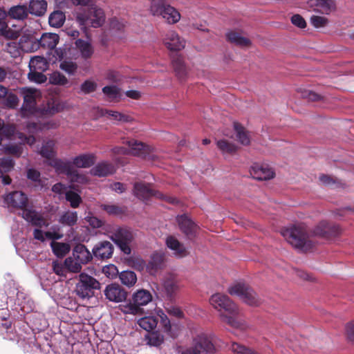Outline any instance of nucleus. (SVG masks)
<instances>
[{
    "mask_svg": "<svg viewBox=\"0 0 354 354\" xmlns=\"http://www.w3.org/2000/svg\"><path fill=\"white\" fill-rule=\"evenodd\" d=\"M338 227L329 224L326 221L319 222L308 234L306 226L304 223L293 225L281 230V234L284 239L294 248L306 251L311 248L313 241L311 237L327 238L335 235Z\"/></svg>",
    "mask_w": 354,
    "mask_h": 354,
    "instance_id": "obj_1",
    "label": "nucleus"
},
{
    "mask_svg": "<svg viewBox=\"0 0 354 354\" xmlns=\"http://www.w3.org/2000/svg\"><path fill=\"white\" fill-rule=\"evenodd\" d=\"M209 301L210 305L218 312L222 322L235 328L241 330L246 328L245 322L236 317L239 314L237 306L227 295L221 293L214 294L210 297Z\"/></svg>",
    "mask_w": 354,
    "mask_h": 354,
    "instance_id": "obj_2",
    "label": "nucleus"
},
{
    "mask_svg": "<svg viewBox=\"0 0 354 354\" xmlns=\"http://www.w3.org/2000/svg\"><path fill=\"white\" fill-rule=\"evenodd\" d=\"M153 300L151 292L146 289H138L131 296L129 303L120 305V308L124 314L138 315L142 313V307L146 306Z\"/></svg>",
    "mask_w": 354,
    "mask_h": 354,
    "instance_id": "obj_3",
    "label": "nucleus"
},
{
    "mask_svg": "<svg viewBox=\"0 0 354 354\" xmlns=\"http://www.w3.org/2000/svg\"><path fill=\"white\" fill-rule=\"evenodd\" d=\"M76 20L80 28L86 33L88 27H100L105 21L104 11L97 7H91L88 10H81L76 12Z\"/></svg>",
    "mask_w": 354,
    "mask_h": 354,
    "instance_id": "obj_4",
    "label": "nucleus"
},
{
    "mask_svg": "<svg viewBox=\"0 0 354 354\" xmlns=\"http://www.w3.org/2000/svg\"><path fill=\"white\" fill-rule=\"evenodd\" d=\"M20 94L24 98L20 111L21 117L39 116L41 109H37L36 101L41 97L40 91L33 88H22L20 89Z\"/></svg>",
    "mask_w": 354,
    "mask_h": 354,
    "instance_id": "obj_5",
    "label": "nucleus"
},
{
    "mask_svg": "<svg viewBox=\"0 0 354 354\" xmlns=\"http://www.w3.org/2000/svg\"><path fill=\"white\" fill-rule=\"evenodd\" d=\"M149 11L153 16H161L169 24H176L181 17L174 7L164 3L163 0H151Z\"/></svg>",
    "mask_w": 354,
    "mask_h": 354,
    "instance_id": "obj_6",
    "label": "nucleus"
},
{
    "mask_svg": "<svg viewBox=\"0 0 354 354\" xmlns=\"http://www.w3.org/2000/svg\"><path fill=\"white\" fill-rule=\"evenodd\" d=\"M100 288V282L94 277L81 273L75 286V292L82 299H88L94 295V291Z\"/></svg>",
    "mask_w": 354,
    "mask_h": 354,
    "instance_id": "obj_7",
    "label": "nucleus"
},
{
    "mask_svg": "<svg viewBox=\"0 0 354 354\" xmlns=\"http://www.w3.org/2000/svg\"><path fill=\"white\" fill-rule=\"evenodd\" d=\"M231 295L239 297L244 302L250 306H257L259 301L256 293L246 284L243 283H236L228 288Z\"/></svg>",
    "mask_w": 354,
    "mask_h": 354,
    "instance_id": "obj_8",
    "label": "nucleus"
},
{
    "mask_svg": "<svg viewBox=\"0 0 354 354\" xmlns=\"http://www.w3.org/2000/svg\"><path fill=\"white\" fill-rule=\"evenodd\" d=\"M214 346L207 335L201 332L194 339V348L183 352L182 354H205L212 353Z\"/></svg>",
    "mask_w": 354,
    "mask_h": 354,
    "instance_id": "obj_9",
    "label": "nucleus"
},
{
    "mask_svg": "<svg viewBox=\"0 0 354 354\" xmlns=\"http://www.w3.org/2000/svg\"><path fill=\"white\" fill-rule=\"evenodd\" d=\"M111 239L118 245L124 254H130L131 248L129 244L132 240V234L130 231L119 227L111 236Z\"/></svg>",
    "mask_w": 354,
    "mask_h": 354,
    "instance_id": "obj_10",
    "label": "nucleus"
},
{
    "mask_svg": "<svg viewBox=\"0 0 354 354\" xmlns=\"http://www.w3.org/2000/svg\"><path fill=\"white\" fill-rule=\"evenodd\" d=\"M165 46L171 51H180L185 47V39L180 36L176 31L169 30L163 39Z\"/></svg>",
    "mask_w": 354,
    "mask_h": 354,
    "instance_id": "obj_11",
    "label": "nucleus"
},
{
    "mask_svg": "<svg viewBox=\"0 0 354 354\" xmlns=\"http://www.w3.org/2000/svg\"><path fill=\"white\" fill-rule=\"evenodd\" d=\"M164 292L168 297H172L180 288L178 277L172 273L165 276L162 281Z\"/></svg>",
    "mask_w": 354,
    "mask_h": 354,
    "instance_id": "obj_12",
    "label": "nucleus"
},
{
    "mask_svg": "<svg viewBox=\"0 0 354 354\" xmlns=\"http://www.w3.org/2000/svg\"><path fill=\"white\" fill-rule=\"evenodd\" d=\"M4 202L8 207L24 209L28 203V198L21 192H13L4 196Z\"/></svg>",
    "mask_w": 354,
    "mask_h": 354,
    "instance_id": "obj_13",
    "label": "nucleus"
},
{
    "mask_svg": "<svg viewBox=\"0 0 354 354\" xmlns=\"http://www.w3.org/2000/svg\"><path fill=\"white\" fill-rule=\"evenodd\" d=\"M250 175L259 180H267L274 177L275 173L272 168L267 165L255 164L250 169Z\"/></svg>",
    "mask_w": 354,
    "mask_h": 354,
    "instance_id": "obj_14",
    "label": "nucleus"
},
{
    "mask_svg": "<svg viewBox=\"0 0 354 354\" xmlns=\"http://www.w3.org/2000/svg\"><path fill=\"white\" fill-rule=\"evenodd\" d=\"M104 295L111 301L119 303L127 297V292L118 284L108 285L104 290Z\"/></svg>",
    "mask_w": 354,
    "mask_h": 354,
    "instance_id": "obj_15",
    "label": "nucleus"
},
{
    "mask_svg": "<svg viewBox=\"0 0 354 354\" xmlns=\"http://www.w3.org/2000/svg\"><path fill=\"white\" fill-rule=\"evenodd\" d=\"M308 4L315 11L325 15H329L336 8L335 0H309Z\"/></svg>",
    "mask_w": 354,
    "mask_h": 354,
    "instance_id": "obj_16",
    "label": "nucleus"
},
{
    "mask_svg": "<svg viewBox=\"0 0 354 354\" xmlns=\"http://www.w3.org/2000/svg\"><path fill=\"white\" fill-rule=\"evenodd\" d=\"M22 217L32 225L39 227H47L49 225L48 221L41 214L32 209H24Z\"/></svg>",
    "mask_w": 354,
    "mask_h": 354,
    "instance_id": "obj_17",
    "label": "nucleus"
},
{
    "mask_svg": "<svg viewBox=\"0 0 354 354\" xmlns=\"http://www.w3.org/2000/svg\"><path fill=\"white\" fill-rule=\"evenodd\" d=\"M133 194L136 197L143 201L153 196L160 198L162 196V194L153 191L148 185L141 183L134 185Z\"/></svg>",
    "mask_w": 354,
    "mask_h": 354,
    "instance_id": "obj_18",
    "label": "nucleus"
},
{
    "mask_svg": "<svg viewBox=\"0 0 354 354\" xmlns=\"http://www.w3.org/2000/svg\"><path fill=\"white\" fill-rule=\"evenodd\" d=\"M66 102L59 100H50L41 109L39 115H51L62 111L66 108Z\"/></svg>",
    "mask_w": 354,
    "mask_h": 354,
    "instance_id": "obj_19",
    "label": "nucleus"
},
{
    "mask_svg": "<svg viewBox=\"0 0 354 354\" xmlns=\"http://www.w3.org/2000/svg\"><path fill=\"white\" fill-rule=\"evenodd\" d=\"M165 243L167 248L173 252V254L175 257L182 258L188 254L187 248L174 236H168L166 239Z\"/></svg>",
    "mask_w": 354,
    "mask_h": 354,
    "instance_id": "obj_20",
    "label": "nucleus"
},
{
    "mask_svg": "<svg viewBox=\"0 0 354 354\" xmlns=\"http://www.w3.org/2000/svg\"><path fill=\"white\" fill-rule=\"evenodd\" d=\"M165 255L162 252L153 253L151 260L147 266V269L151 274H154L158 270L162 268L165 265Z\"/></svg>",
    "mask_w": 354,
    "mask_h": 354,
    "instance_id": "obj_21",
    "label": "nucleus"
},
{
    "mask_svg": "<svg viewBox=\"0 0 354 354\" xmlns=\"http://www.w3.org/2000/svg\"><path fill=\"white\" fill-rule=\"evenodd\" d=\"M33 236L35 239L41 241H44L48 239H59L62 238L63 234L60 232V228L58 226H53L51 230L48 232H43L39 229H35L33 232Z\"/></svg>",
    "mask_w": 354,
    "mask_h": 354,
    "instance_id": "obj_22",
    "label": "nucleus"
},
{
    "mask_svg": "<svg viewBox=\"0 0 354 354\" xmlns=\"http://www.w3.org/2000/svg\"><path fill=\"white\" fill-rule=\"evenodd\" d=\"M113 252L112 244L107 241H102L97 243L93 248V253L95 257L100 259L110 258Z\"/></svg>",
    "mask_w": 354,
    "mask_h": 354,
    "instance_id": "obj_23",
    "label": "nucleus"
},
{
    "mask_svg": "<svg viewBox=\"0 0 354 354\" xmlns=\"http://www.w3.org/2000/svg\"><path fill=\"white\" fill-rule=\"evenodd\" d=\"M75 47L80 53V56L87 59L91 58L94 53V48L89 40H84L79 39L75 41Z\"/></svg>",
    "mask_w": 354,
    "mask_h": 354,
    "instance_id": "obj_24",
    "label": "nucleus"
},
{
    "mask_svg": "<svg viewBox=\"0 0 354 354\" xmlns=\"http://www.w3.org/2000/svg\"><path fill=\"white\" fill-rule=\"evenodd\" d=\"M180 229L188 237H192L196 231V225L186 216L177 217Z\"/></svg>",
    "mask_w": 354,
    "mask_h": 354,
    "instance_id": "obj_25",
    "label": "nucleus"
},
{
    "mask_svg": "<svg viewBox=\"0 0 354 354\" xmlns=\"http://www.w3.org/2000/svg\"><path fill=\"white\" fill-rule=\"evenodd\" d=\"M73 255L82 265L86 264L92 259L89 250L82 244H77L73 249Z\"/></svg>",
    "mask_w": 354,
    "mask_h": 354,
    "instance_id": "obj_26",
    "label": "nucleus"
},
{
    "mask_svg": "<svg viewBox=\"0 0 354 354\" xmlns=\"http://www.w3.org/2000/svg\"><path fill=\"white\" fill-rule=\"evenodd\" d=\"M95 161V156L93 153L80 154L73 159V164L78 168H88Z\"/></svg>",
    "mask_w": 354,
    "mask_h": 354,
    "instance_id": "obj_27",
    "label": "nucleus"
},
{
    "mask_svg": "<svg viewBox=\"0 0 354 354\" xmlns=\"http://www.w3.org/2000/svg\"><path fill=\"white\" fill-rule=\"evenodd\" d=\"M58 127V123L53 120H48L44 123L31 122L26 126V131L30 133L34 134L43 130H48L55 129Z\"/></svg>",
    "mask_w": 354,
    "mask_h": 354,
    "instance_id": "obj_28",
    "label": "nucleus"
},
{
    "mask_svg": "<svg viewBox=\"0 0 354 354\" xmlns=\"http://www.w3.org/2000/svg\"><path fill=\"white\" fill-rule=\"evenodd\" d=\"M129 153L133 156H142L151 151V147L136 140L128 141Z\"/></svg>",
    "mask_w": 354,
    "mask_h": 354,
    "instance_id": "obj_29",
    "label": "nucleus"
},
{
    "mask_svg": "<svg viewBox=\"0 0 354 354\" xmlns=\"http://www.w3.org/2000/svg\"><path fill=\"white\" fill-rule=\"evenodd\" d=\"M49 165L53 167L57 174H64L68 177L71 174L73 168L69 162L64 161L61 159L54 158Z\"/></svg>",
    "mask_w": 354,
    "mask_h": 354,
    "instance_id": "obj_30",
    "label": "nucleus"
},
{
    "mask_svg": "<svg viewBox=\"0 0 354 354\" xmlns=\"http://www.w3.org/2000/svg\"><path fill=\"white\" fill-rule=\"evenodd\" d=\"M39 153L50 162L56 156L55 142L53 140L44 142L39 150Z\"/></svg>",
    "mask_w": 354,
    "mask_h": 354,
    "instance_id": "obj_31",
    "label": "nucleus"
},
{
    "mask_svg": "<svg viewBox=\"0 0 354 354\" xmlns=\"http://www.w3.org/2000/svg\"><path fill=\"white\" fill-rule=\"evenodd\" d=\"M59 35L55 33H44L39 40V45L43 48L53 49L59 42Z\"/></svg>",
    "mask_w": 354,
    "mask_h": 354,
    "instance_id": "obj_32",
    "label": "nucleus"
},
{
    "mask_svg": "<svg viewBox=\"0 0 354 354\" xmlns=\"http://www.w3.org/2000/svg\"><path fill=\"white\" fill-rule=\"evenodd\" d=\"M234 129L236 139L240 144L248 145L250 143V134L242 125L234 122Z\"/></svg>",
    "mask_w": 354,
    "mask_h": 354,
    "instance_id": "obj_33",
    "label": "nucleus"
},
{
    "mask_svg": "<svg viewBox=\"0 0 354 354\" xmlns=\"http://www.w3.org/2000/svg\"><path fill=\"white\" fill-rule=\"evenodd\" d=\"M114 171V167L106 162L97 164L91 170V174L100 177L108 176Z\"/></svg>",
    "mask_w": 354,
    "mask_h": 354,
    "instance_id": "obj_34",
    "label": "nucleus"
},
{
    "mask_svg": "<svg viewBox=\"0 0 354 354\" xmlns=\"http://www.w3.org/2000/svg\"><path fill=\"white\" fill-rule=\"evenodd\" d=\"M47 8V3L44 0H31L29 4V13L41 16L44 15Z\"/></svg>",
    "mask_w": 354,
    "mask_h": 354,
    "instance_id": "obj_35",
    "label": "nucleus"
},
{
    "mask_svg": "<svg viewBox=\"0 0 354 354\" xmlns=\"http://www.w3.org/2000/svg\"><path fill=\"white\" fill-rule=\"evenodd\" d=\"M227 38L230 42L241 47H249L251 45L250 40L242 36L240 33L231 31L227 32Z\"/></svg>",
    "mask_w": 354,
    "mask_h": 354,
    "instance_id": "obj_36",
    "label": "nucleus"
},
{
    "mask_svg": "<svg viewBox=\"0 0 354 354\" xmlns=\"http://www.w3.org/2000/svg\"><path fill=\"white\" fill-rule=\"evenodd\" d=\"M172 64L178 77L180 80H185L187 75V70L183 58L180 56L175 57L172 61Z\"/></svg>",
    "mask_w": 354,
    "mask_h": 354,
    "instance_id": "obj_37",
    "label": "nucleus"
},
{
    "mask_svg": "<svg viewBox=\"0 0 354 354\" xmlns=\"http://www.w3.org/2000/svg\"><path fill=\"white\" fill-rule=\"evenodd\" d=\"M49 64L47 60L40 56L32 57L29 62L30 71H46L48 68Z\"/></svg>",
    "mask_w": 354,
    "mask_h": 354,
    "instance_id": "obj_38",
    "label": "nucleus"
},
{
    "mask_svg": "<svg viewBox=\"0 0 354 354\" xmlns=\"http://www.w3.org/2000/svg\"><path fill=\"white\" fill-rule=\"evenodd\" d=\"M29 11L24 5H18L12 6L8 11V15L15 19L22 20L26 18Z\"/></svg>",
    "mask_w": 354,
    "mask_h": 354,
    "instance_id": "obj_39",
    "label": "nucleus"
},
{
    "mask_svg": "<svg viewBox=\"0 0 354 354\" xmlns=\"http://www.w3.org/2000/svg\"><path fill=\"white\" fill-rule=\"evenodd\" d=\"M120 281L127 287L133 286L137 281V277L134 272L131 270L122 271L119 275Z\"/></svg>",
    "mask_w": 354,
    "mask_h": 354,
    "instance_id": "obj_40",
    "label": "nucleus"
},
{
    "mask_svg": "<svg viewBox=\"0 0 354 354\" xmlns=\"http://www.w3.org/2000/svg\"><path fill=\"white\" fill-rule=\"evenodd\" d=\"M138 324L144 330L151 331L156 327L158 320L153 316H147L139 319L138 320Z\"/></svg>",
    "mask_w": 354,
    "mask_h": 354,
    "instance_id": "obj_41",
    "label": "nucleus"
},
{
    "mask_svg": "<svg viewBox=\"0 0 354 354\" xmlns=\"http://www.w3.org/2000/svg\"><path fill=\"white\" fill-rule=\"evenodd\" d=\"M102 92L110 100H119L122 93L121 89L116 86H107L102 88Z\"/></svg>",
    "mask_w": 354,
    "mask_h": 354,
    "instance_id": "obj_42",
    "label": "nucleus"
},
{
    "mask_svg": "<svg viewBox=\"0 0 354 354\" xmlns=\"http://www.w3.org/2000/svg\"><path fill=\"white\" fill-rule=\"evenodd\" d=\"M77 218L76 212L67 211L59 217V222L64 225L73 226L76 224Z\"/></svg>",
    "mask_w": 354,
    "mask_h": 354,
    "instance_id": "obj_43",
    "label": "nucleus"
},
{
    "mask_svg": "<svg viewBox=\"0 0 354 354\" xmlns=\"http://www.w3.org/2000/svg\"><path fill=\"white\" fill-rule=\"evenodd\" d=\"M73 186H70L68 191L66 192V199L70 203L73 208L77 207L82 202V198L77 192L72 190Z\"/></svg>",
    "mask_w": 354,
    "mask_h": 354,
    "instance_id": "obj_44",
    "label": "nucleus"
},
{
    "mask_svg": "<svg viewBox=\"0 0 354 354\" xmlns=\"http://www.w3.org/2000/svg\"><path fill=\"white\" fill-rule=\"evenodd\" d=\"M65 15L62 11H55L50 14L48 21L53 27H61L65 21Z\"/></svg>",
    "mask_w": 354,
    "mask_h": 354,
    "instance_id": "obj_45",
    "label": "nucleus"
},
{
    "mask_svg": "<svg viewBox=\"0 0 354 354\" xmlns=\"http://www.w3.org/2000/svg\"><path fill=\"white\" fill-rule=\"evenodd\" d=\"M51 248L54 254L58 257H64L70 251L69 245L64 243L53 241Z\"/></svg>",
    "mask_w": 354,
    "mask_h": 354,
    "instance_id": "obj_46",
    "label": "nucleus"
},
{
    "mask_svg": "<svg viewBox=\"0 0 354 354\" xmlns=\"http://www.w3.org/2000/svg\"><path fill=\"white\" fill-rule=\"evenodd\" d=\"M145 339L149 345L158 346L163 342L164 337L159 332L155 331L147 334L145 336Z\"/></svg>",
    "mask_w": 354,
    "mask_h": 354,
    "instance_id": "obj_47",
    "label": "nucleus"
},
{
    "mask_svg": "<svg viewBox=\"0 0 354 354\" xmlns=\"http://www.w3.org/2000/svg\"><path fill=\"white\" fill-rule=\"evenodd\" d=\"M218 148L223 154H232L237 150V147L225 140H218L216 143Z\"/></svg>",
    "mask_w": 354,
    "mask_h": 354,
    "instance_id": "obj_48",
    "label": "nucleus"
},
{
    "mask_svg": "<svg viewBox=\"0 0 354 354\" xmlns=\"http://www.w3.org/2000/svg\"><path fill=\"white\" fill-rule=\"evenodd\" d=\"M82 263L73 257H68L64 261L66 270L71 272H79L82 269Z\"/></svg>",
    "mask_w": 354,
    "mask_h": 354,
    "instance_id": "obj_49",
    "label": "nucleus"
},
{
    "mask_svg": "<svg viewBox=\"0 0 354 354\" xmlns=\"http://www.w3.org/2000/svg\"><path fill=\"white\" fill-rule=\"evenodd\" d=\"M49 82L54 85L64 86L68 84V79L58 71L53 72L50 75Z\"/></svg>",
    "mask_w": 354,
    "mask_h": 354,
    "instance_id": "obj_50",
    "label": "nucleus"
},
{
    "mask_svg": "<svg viewBox=\"0 0 354 354\" xmlns=\"http://www.w3.org/2000/svg\"><path fill=\"white\" fill-rule=\"evenodd\" d=\"M59 68L68 75H73L77 70V65L74 62L64 60L60 63Z\"/></svg>",
    "mask_w": 354,
    "mask_h": 354,
    "instance_id": "obj_51",
    "label": "nucleus"
},
{
    "mask_svg": "<svg viewBox=\"0 0 354 354\" xmlns=\"http://www.w3.org/2000/svg\"><path fill=\"white\" fill-rule=\"evenodd\" d=\"M101 207L110 215L118 216L125 212V209L123 207L113 204H104L102 205Z\"/></svg>",
    "mask_w": 354,
    "mask_h": 354,
    "instance_id": "obj_52",
    "label": "nucleus"
},
{
    "mask_svg": "<svg viewBox=\"0 0 354 354\" xmlns=\"http://www.w3.org/2000/svg\"><path fill=\"white\" fill-rule=\"evenodd\" d=\"M68 178L71 183L85 184L88 181V178L86 174L79 173L77 170L73 169L71 174L69 175Z\"/></svg>",
    "mask_w": 354,
    "mask_h": 354,
    "instance_id": "obj_53",
    "label": "nucleus"
},
{
    "mask_svg": "<svg viewBox=\"0 0 354 354\" xmlns=\"http://www.w3.org/2000/svg\"><path fill=\"white\" fill-rule=\"evenodd\" d=\"M43 72L44 71H30L28 75V79L31 82H35L36 83H44L47 80V77L43 74Z\"/></svg>",
    "mask_w": 354,
    "mask_h": 354,
    "instance_id": "obj_54",
    "label": "nucleus"
},
{
    "mask_svg": "<svg viewBox=\"0 0 354 354\" xmlns=\"http://www.w3.org/2000/svg\"><path fill=\"white\" fill-rule=\"evenodd\" d=\"M344 335L348 342L354 344V320H351L346 324Z\"/></svg>",
    "mask_w": 354,
    "mask_h": 354,
    "instance_id": "obj_55",
    "label": "nucleus"
},
{
    "mask_svg": "<svg viewBox=\"0 0 354 354\" xmlns=\"http://www.w3.org/2000/svg\"><path fill=\"white\" fill-rule=\"evenodd\" d=\"M310 21L316 28L325 27L328 24V19L326 17L317 15L312 16Z\"/></svg>",
    "mask_w": 354,
    "mask_h": 354,
    "instance_id": "obj_56",
    "label": "nucleus"
},
{
    "mask_svg": "<svg viewBox=\"0 0 354 354\" xmlns=\"http://www.w3.org/2000/svg\"><path fill=\"white\" fill-rule=\"evenodd\" d=\"M6 153L19 156L22 153L23 147L21 145H8L3 147Z\"/></svg>",
    "mask_w": 354,
    "mask_h": 354,
    "instance_id": "obj_57",
    "label": "nucleus"
},
{
    "mask_svg": "<svg viewBox=\"0 0 354 354\" xmlns=\"http://www.w3.org/2000/svg\"><path fill=\"white\" fill-rule=\"evenodd\" d=\"M230 349L234 354H259L255 351L248 349L244 346L235 342L232 344Z\"/></svg>",
    "mask_w": 354,
    "mask_h": 354,
    "instance_id": "obj_58",
    "label": "nucleus"
},
{
    "mask_svg": "<svg viewBox=\"0 0 354 354\" xmlns=\"http://www.w3.org/2000/svg\"><path fill=\"white\" fill-rule=\"evenodd\" d=\"M106 114L107 116L115 121L119 122H129V117L124 115L121 113H119L118 111H106Z\"/></svg>",
    "mask_w": 354,
    "mask_h": 354,
    "instance_id": "obj_59",
    "label": "nucleus"
},
{
    "mask_svg": "<svg viewBox=\"0 0 354 354\" xmlns=\"http://www.w3.org/2000/svg\"><path fill=\"white\" fill-rule=\"evenodd\" d=\"M102 272L106 277L111 279L115 278L118 274L117 267L113 264L104 266L102 269Z\"/></svg>",
    "mask_w": 354,
    "mask_h": 354,
    "instance_id": "obj_60",
    "label": "nucleus"
},
{
    "mask_svg": "<svg viewBox=\"0 0 354 354\" xmlns=\"http://www.w3.org/2000/svg\"><path fill=\"white\" fill-rule=\"evenodd\" d=\"M97 87V84L95 82L91 80H86L81 85V91L84 93H90L93 92Z\"/></svg>",
    "mask_w": 354,
    "mask_h": 354,
    "instance_id": "obj_61",
    "label": "nucleus"
},
{
    "mask_svg": "<svg viewBox=\"0 0 354 354\" xmlns=\"http://www.w3.org/2000/svg\"><path fill=\"white\" fill-rule=\"evenodd\" d=\"M19 98L13 93H9L6 95V105L10 108H15L18 106Z\"/></svg>",
    "mask_w": 354,
    "mask_h": 354,
    "instance_id": "obj_62",
    "label": "nucleus"
},
{
    "mask_svg": "<svg viewBox=\"0 0 354 354\" xmlns=\"http://www.w3.org/2000/svg\"><path fill=\"white\" fill-rule=\"evenodd\" d=\"M166 310L167 313L171 316H174L179 319L184 317L183 312L181 310L180 308L177 306H170L169 308H167Z\"/></svg>",
    "mask_w": 354,
    "mask_h": 354,
    "instance_id": "obj_63",
    "label": "nucleus"
},
{
    "mask_svg": "<svg viewBox=\"0 0 354 354\" xmlns=\"http://www.w3.org/2000/svg\"><path fill=\"white\" fill-rule=\"evenodd\" d=\"M291 22L300 28H304L306 26V22L300 15H294L291 17Z\"/></svg>",
    "mask_w": 354,
    "mask_h": 354,
    "instance_id": "obj_64",
    "label": "nucleus"
}]
</instances>
